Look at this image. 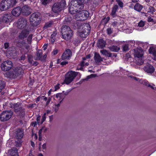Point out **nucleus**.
I'll list each match as a JSON object with an SVG mask.
<instances>
[{"instance_id":"1","label":"nucleus","mask_w":156,"mask_h":156,"mask_svg":"<svg viewBox=\"0 0 156 156\" xmlns=\"http://www.w3.org/2000/svg\"><path fill=\"white\" fill-rule=\"evenodd\" d=\"M83 4L77 0H73L71 5L69 8V12L71 14H74L79 10H82L83 8Z\"/></svg>"},{"instance_id":"2","label":"nucleus","mask_w":156,"mask_h":156,"mask_svg":"<svg viewBox=\"0 0 156 156\" xmlns=\"http://www.w3.org/2000/svg\"><path fill=\"white\" fill-rule=\"evenodd\" d=\"M61 34L63 38L67 41L69 40L73 35L72 30L70 27L66 25L62 26Z\"/></svg>"},{"instance_id":"3","label":"nucleus","mask_w":156,"mask_h":156,"mask_svg":"<svg viewBox=\"0 0 156 156\" xmlns=\"http://www.w3.org/2000/svg\"><path fill=\"white\" fill-rule=\"evenodd\" d=\"M17 3L16 0H3L1 3L0 9L5 10L15 5Z\"/></svg>"},{"instance_id":"4","label":"nucleus","mask_w":156,"mask_h":156,"mask_svg":"<svg viewBox=\"0 0 156 156\" xmlns=\"http://www.w3.org/2000/svg\"><path fill=\"white\" fill-rule=\"evenodd\" d=\"M134 51L133 55L135 59L139 60L137 62V64L139 65H142L144 63V61L142 59L144 54L143 50L140 48L134 49Z\"/></svg>"},{"instance_id":"5","label":"nucleus","mask_w":156,"mask_h":156,"mask_svg":"<svg viewBox=\"0 0 156 156\" xmlns=\"http://www.w3.org/2000/svg\"><path fill=\"white\" fill-rule=\"evenodd\" d=\"M40 13L38 12L33 13L30 16V21L31 24L33 26H37L40 23Z\"/></svg>"},{"instance_id":"6","label":"nucleus","mask_w":156,"mask_h":156,"mask_svg":"<svg viewBox=\"0 0 156 156\" xmlns=\"http://www.w3.org/2000/svg\"><path fill=\"white\" fill-rule=\"evenodd\" d=\"M78 75V72L72 70L69 71L66 74L64 82H63L62 84H63L64 83L67 84H69Z\"/></svg>"},{"instance_id":"7","label":"nucleus","mask_w":156,"mask_h":156,"mask_svg":"<svg viewBox=\"0 0 156 156\" xmlns=\"http://www.w3.org/2000/svg\"><path fill=\"white\" fill-rule=\"evenodd\" d=\"M21 66L16 67L12 72H8L7 73L8 77L11 78L15 79L19 75L22 74L23 72V69Z\"/></svg>"},{"instance_id":"8","label":"nucleus","mask_w":156,"mask_h":156,"mask_svg":"<svg viewBox=\"0 0 156 156\" xmlns=\"http://www.w3.org/2000/svg\"><path fill=\"white\" fill-rule=\"evenodd\" d=\"M66 2L65 0H62L60 2L55 3L52 8V10L55 13H58L64 8L66 7Z\"/></svg>"},{"instance_id":"9","label":"nucleus","mask_w":156,"mask_h":156,"mask_svg":"<svg viewBox=\"0 0 156 156\" xmlns=\"http://www.w3.org/2000/svg\"><path fill=\"white\" fill-rule=\"evenodd\" d=\"M91 28L90 25L86 23L83 25L82 30L78 33L79 35L82 38H86L89 34Z\"/></svg>"},{"instance_id":"10","label":"nucleus","mask_w":156,"mask_h":156,"mask_svg":"<svg viewBox=\"0 0 156 156\" xmlns=\"http://www.w3.org/2000/svg\"><path fill=\"white\" fill-rule=\"evenodd\" d=\"M11 108H13L14 111L16 113L19 112L22 115L25 114V109L22 108V104L20 102H17L14 104H10Z\"/></svg>"},{"instance_id":"11","label":"nucleus","mask_w":156,"mask_h":156,"mask_svg":"<svg viewBox=\"0 0 156 156\" xmlns=\"http://www.w3.org/2000/svg\"><path fill=\"white\" fill-rule=\"evenodd\" d=\"M79 10L75 16L77 20L83 21L86 19L88 16V12L86 10Z\"/></svg>"},{"instance_id":"12","label":"nucleus","mask_w":156,"mask_h":156,"mask_svg":"<svg viewBox=\"0 0 156 156\" xmlns=\"http://www.w3.org/2000/svg\"><path fill=\"white\" fill-rule=\"evenodd\" d=\"M13 112L11 110L3 111L0 116V120L2 122L8 121L13 115Z\"/></svg>"},{"instance_id":"13","label":"nucleus","mask_w":156,"mask_h":156,"mask_svg":"<svg viewBox=\"0 0 156 156\" xmlns=\"http://www.w3.org/2000/svg\"><path fill=\"white\" fill-rule=\"evenodd\" d=\"M12 62L9 60H7L4 62L1 65V68L2 70L6 71L9 70L13 66Z\"/></svg>"},{"instance_id":"14","label":"nucleus","mask_w":156,"mask_h":156,"mask_svg":"<svg viewBox=\"0 0 156 156\" xmlns=\"http://www.w3.org/2000/svg\"><path fill=\"white\" fill-rule=\"evenodd\" d=\"M27 24V21L25 19L21 18L18 20L17 26L19 29H23L26 27Z\"/></svg>"},{"instance_id":"15","label":"nucleus","mask_w":156,"mask_h":156,"mask_svg":"<svg viewBox=\"0 0 156 156\" xmlns=\"http://www.w3.org/2000/svg\"><path fill=\"white\" fill-rule=\"evenodd\" d=\"M42 51L40 50H38L36 52V56L37 57L35 58V60H39L41 61L45 60L47 56V55L45 54L42 56Z\"/></svg>"},{"instance_id":"16","label":"nucleus","mask_w":156,"mask_h":156,"mask_svg":"<svg viewBox=\"0 0 156 156\" xmlns=\"http://www.w3.org/2000/svg\"><path fill=\"white\" fill-rule=\"evenodd\" d=\"M72 55V53L71 50L69 49H67L63 54L62 56V60L69 59Z\"/></svg>"},{"instance_id":"17","label":"nucleus","mask_w":156,"mask_h":156,"mask_svg":"<svg viewBox=\"0 0 156 156\" xmlns=\"http://www.w3.org/2000/svg\"><path fill=\"white\" fill-rule=\"evenodd\" d=\"M16 44L17 46L20 48L24 47L27 50L29 48V46L26 44L25 41L24 40L20 41V40H19L16 42Z\"/></svg>"},{"instance_id":"18","label":"nucleus","mask_w":156,"mask_h":156,"mask_svg":"<svg viewBox=\"0 0 156 156\" xmlns=\"http://www.w3.org/2000/svg\"><path fill=\"white\" fill-rule=\"evenodd\" d=\"M144 69L147 73H152L154 72L155 70L154 67L150 64H148L145 66Z\"/></svg>"},{"instance_id":"19","label":"nucleus","mask_w":156,"mask_h":156,"mask_svg":"<svg viewBox=\"0 0 156 156\" xmlns=\"http://www.w3.org/2000/svg\"><path fill=\"white\" fill-rule=\"evenodd\" d=\"M69 92H67L65 93H58L55 96V97L59 100V103L63 101V100L65 97L66 95L68 94Z\"/></svg>"},{"instance_id":"20","label":"nucleus","mask_w":156,"mask_h":156,"mask_svg":"<svg viewBox=\"0 0 156 156\" xmlns=\"http://www.w3.org/2000/svg\"><path fill=\"white\" fill-rule=\"evenodd\" d=\"M30 9L29 6L25 5L21 9V12L23 15H29L30 13V11H29Z\"/></svg>"},{"instance_id":"21","label":"nucleus","mask_w":156,"mask_h":156,"mask_svg":"<svg viewBox=\"0 0 156 156\" xmlns=\"http://www.w3.org/2000/svg\"><path fill=\"white\" fill-rule=\"evenodd\" d=\"M21 13V8L20 7H17L14 8L12 11V15L15 16H18Z\"/></svg>"},{"instance_id":"22","label":"nucleus","mask_w":156,"mask_h":156,"mask_svg":"<svg viewBox=\"0 0 156 156\" xmlns=\"http://www.w3.org/2000/svg\"><path fill=\"white\" fill-rule=\"evenodd\" d=\"M11 17L10 14H6L3 15L2 17V22L4 23H8L11 19Z\"/></svg>"},{"instance_id":"23","label":"nucleus","mask_w":156,"mask_h":156,"mask_svg":"<svg viewBox=\"0 0 156 156\" xmlns=\"http://www.w3.org/2000/svg\"><path fill=\"white\" fill-rule=\"evenodd\" d=\"M94 58L95 62L96 63L100 62L103 61V58L101 57L98 53L97 52L94 53Z\"/></svg>"},{"instance_id":"24","label":"nucleus","mask_w":156,"mask_h":156,"mask_svg":"<svg viewBox=\"0 0 156 156\" xmlns=\"http://www.w3.org/2000/svg\"><path fill=\"white\" fill-rule=\"evenodd\" d=\"M15 136H23L24 135L23 130L21 129H18L14 133Z\"/></svg>"},{"instance_id":"25","label":"nucleus","mask_w":156,"mask_h":156,"mask_svg":"<svg viewBox=\"0 0 156 156\" xmlns=\"http://www.w3.org/2000/svg\"><path fill=\"white\" fill-rule=\"evenodd\" d=\"M148 51L150 54H152L154 56L153 59L156 60V51L153 47H151L148 50Z\"/></svg>"},{"instance_id":"26","label":"nucleus","mask_w":156,"mask_h":156,"mask_svg":"<svg viewBox=\"0 0 156 156\" xmlns=\"http://www.w3.org/2000/svg\"><path fill=\"white\" fill-rule=\"evenodd\" d=\"M105 42L103 39H100L98 41V46L99 48H102L105 47Z\"/></svg>"},{"instance_id":"27","label":"nucleus","mask_w":156,"mask_h":156,"mask_svg":"<svg viewBox=\"0 0 156 156\" xmlns=\"http://www.w3.org/2000/svg\"><path fill=\"white\" fill-rule=\"evenodd\" d=\"M100 52L103 55L108 57H111L112 53L109 52L108 51L105 49H103L100 51Z\"/></svg>"},{"instance_id":"28","label":"nucleus","mask_w":156,"mask_h":156,"mask_svg":"<svg viewBox=\"0 0 156 156\" xmlns=\"http://www.w3.org/2000/svg\"><path fill=\"white\" fill-rule=\"evenodd\" d=\"M143 6L139 3H136L134 7V9L138 12H140L143 9Z\"/></svg>"},{"instance_id":"29","label":"nucleus","mask_w":156,"mask_h":156,"mask_svg":"<svg viewBox=\"0 0 156 156\" xmlns=\"http://www.w3.org/2000/svg\"><path fill=\"white\" fill-rule=\"evenodd\" d=\"M108 48L112 51L114 52H118L120 50L119 47L117 46L112 45L108 47Z\"/></svg>"},{"instance_id":"30","label":"nucleus","mask_w":156,"mask_h":156,"mask_svg":"<svg viewBox=\"0 0 156 156\" xmlns=\"http://www.w3.org/2000/svg\"><path fill=\"white\" fill-rule=\"evenodd\" d=\"M28 35L27 32L25 31H23L20 34L19 36V38L21 39H24Z\"/></svg>"},{"instance_id":"31","label":"nucleus","mask_w":156,"mask_h":156,"mask_svg":"<svg viewBox=\"0 0 156 156\" xmlns=\"http://www.w3.org/2000/svg\"><path fill=\"white\" fill-rule=\"evenodd\" d=\"M118 8V6L116 5H114L112 8L111 12V15L113 17H114L115 15L116 12Z\"/></svg>"},{"instance_id":"32","label":"nucleus","mask_w":156,"mask_h":156,"mask_svg":"<svg viewBox=\"0 0 156 156\" xmlns=\"http://www.w3.org/2000/svg\"><path fill=\"white\" fill-rule=\"evenodd\" d=\"M57 34L56 32H53L52 34L51 35L50 41L52 43H53L55 40V36Z\"/></svg>"},{"instance_id":"33","label":"nucleus","mask_w":156,"mask_h":156,"mask_svg":"<svg viewBox=\"0 0 156 156\" xmlns=\"http://www.w3.org/2000/svg\"><path fill=\"white\" fill-rule=\"evenodd\" d=\"M58 103L57 104H55L53 106V110L55 112H56L58 110V108L60 106L61 103H59V100H58Z\"/></svg>"},{"instance_id":"34","label":"nucleus","mask_w":156,"mask_h":156,"mask_svg":"<svg viewBox=\"0 0 156 156\" xmlns=\"http://www.w3.org/2000/svg\"><path fill=\"white\" fill-rule=\"evenodd\" d=\"M13 51L12 48H9L8 49L6 52V55L7 56H9V55H11L13 54Z\"/></svg>"},{"instance_id":"35","label":"nucleus","mask_w":156,"mask_h":156,"mask_svg":"<svg viewBox=\"0 0 156 156\" xmlns=\"http://www.w3.org/2000/svg\"><path fill=\"white\" fill-rule=\"evenodd\" d=\"M144 84L147 87H150L153 90H156V87H154L150 85V84L149 83L147 82H145L144 83Z\"/></svg>"},{"instance_id":"36","label":"nucleus","mask_w":156,"mask_h":156,"mask_svg":"<svg viewBox=\"0 0 156 156\" xmlns=\"http://www.w3.org/2000/svg\"><path fill=\"white\" fill-rule=\"evenodd\" d=\"M122 50L124 51H126L129 50V47L127 44H125L122 46Z\"/></svg>"},{"instance_id":"37","label":"nucleus","mask_w":156,"mask_h":156,"mask_svg":"<svg viewBox=\"0 0 156 156\" xmlns=\"http://www.w3.org/2000/svg\"><path fill=\"white\" fill-rule=\"evenodd\" d=\"M41 2L43 5L45 6L49 3L50 1L49 0H41Z\"/></svg>"},{"instance_id":"38","label":"nucleus","mask_w":156,"mask_h":156,"mask_svg":"<svg viewBox=\"0 0 156 156\" xmlns=\"http://www.w3.org/2000/svg\"><path fill=\"white\" fill-rule=\"evenodd\" d=\"M116 1L117 2L119 5L120 6V7L122 8L123 7L124 4L122 2L120 1V0H116Z\"/></svg>"},{"instance_id":"39","label":"nucleus","mask_w":156,"mask_h":156,"mask_svg":"<svg viewBox=\"0 0 156 156\" xmlns=\"http://www.w3.org/2000/svg\"><path fill=\"white\" fill-rule=\"evenodd\" d=\"M21 1L22 2H25V4H27V5L30 4L32 2L31 0H21Z\"/></svg>"},{"instance_id":"40","label":"nucleus","mask_w":156,"mask_h":156,"mask_svg":"<svg viewBox=\"0 0 156 156\" xmlns=\"http://www.w3.org/2000/svg\"><path fill=\"white\" fill-rule=\"evenodd\" d=\"M95 77V76L94 74H92L89 76H87L86 78L83 80L82 81L84 80H87L89 79Z\"/></svg>"},{"instance_id":"41","label":"nucleus","mask_w":156,"mask_h":156,"mask_svg":"<svg viewBox=\"0 0 156 156\" xmlns=\"http://www.w3.org/2000/svg\"><path fill=\"white\" fill-rule=\"evenodd\" d=\"M155 11V9L153 7L150 6L149 7V11H148V12L151 13H153Z\"/></svg>"},{"instance_id":"42","label":"nucleus","mask_w":156,"mask_h":156,"mask_svg":"<svg viewBox=\"0 0 156 156\" xmlns=\"http://www.w3.org/2000/svg\"><path fill=\"white\" fill-rule=\"evenodd\" d=\"M5 86V83L4 81H0V90H1L4 88Z\"/></svg>"},{"instance_id":"43","label":"nucleus","mask_w":156,"mask_h":156,"mask_svg":"<svg viewBox=\"0 0 156 156\" xmlns=\"http://www.w3.org/2000/svg\"><path fill=\"white\" fill-rule=\"evenodd\" d=\"M28 59L29 62L32 64L33 62L34 61H33V57L31 55L29 56L28 57Z\"/></svg>"},{"instance_id":"44","label":"nucleus","mask_w":156,"mask_h":156,"mask_svg":"<svg viewBox=\"0 0 156 156\" xmlns=\"http://www.w3.org/2000/svg\"><path fill=\"white\" fill-rule=\"evenodd\" d=\"M52 25V23H46L44 26V28L46 29L50 27Z\"/></svg>"},{"instance_id":"45","label":"nucleus","mask_w":156,"mask_h":156,"mask_svg":"<svg viewBox=\"0 0 156 156\" xmlns=\"http://www.w3.org/2000/svg\"><path fill=\"white\" fill-rule=\"evenodd\" d=\"M144 25V22L142 20H141L138 23V26L140 27H142Z\"/></svg>"},{"instance_id":"46","label":"nucleus","mask_w":156,"mask_h":156,"mask_svg":"<svg viewBox=\"0 0 156 156\" xmlns=\"http://www.w3.org/2000/svg\"><path fill=\"white\" fill-rule=\"evenodd\" d=\"M44 97V96H40L39 97H38L36 99V102H38L40 101V100L41 99H43V98Z\"/></svg>"},{"instance_id":"47","label":"nucleus","mask_w":156,"mask_h":156,"mask_svg":"<svg viewBox=\"0 0 156 156\" xmlns=\"http://www.w3.org/2000/svg\"><path fill=\"white\" fill-rule=\"evenodd\" d=\"M46 113H44V115L42 116V118L41 120V124H42L45 121L46 119Z\"/></svg>"},{"instance_id":"48","label":"nucleus","mask_w":156,"mask_h":156,"mask_svg":"<svg viewBox=\"0 0 156 156\" xmlns=\"http://www.w3.org/2000/svg\"><path fill=\"white\" fill-rule=\"evenodd\" d=\"M33 35L32 34H30L28 37L27 41L29 42V43L30 42L32 38Z\"/></svg>"},{"instance_id":"49","label":"nucleus","mask_w":156,"mask_h":156,"mask_svg":"<svg viewBox=\"0 0 156 156\" xmlns=\"http://www.w3.org/2000/svg\"><path fill=\"white\" fill-rule=\"evenodd\" d=\"M38 124V122L36 121L33 122L31 123V126L34 127H35Z\"/></svg>"},{"instance_id":"50","label":"nucleus","mask_w":156,"mask_h":156,"mask_svg":"<svg viewBox=\"0 0 156 156\" xmlns=\"http://www.w3.org/2000/svg\"><path fill=\"white\" fill-rule=\"evenodd\" d=\"M10 151L11 152V153H12V154H13L12 155H11V156H18L17 151H14V154L13 153L14 152L13 151Z\"/></svg>"},{"instance_id":"51","label":"nucleus","mask_w":156,"mask_h":156,"mask_svg":"<svg viewBox=\"0 0 156 156\" xmlns=\"http://www.w3.org/2000/svg\"><path fill=\"white\" fill-rule=\"evenodd\" d=\"M107 32L108 34H110L112 32V30L110 28H108L107 30Z\"/></svg>"},{"instance_id":"52","label":"nucleus","mask_w":156,"mask_h":156,"mask_svg":"<svg viewBox=\"0 0 156 156\" xmlns=\"http://www.w3.org/2000/svg\"><path fill=\"white\" fill-rule=\"evenodd\" d=\"M60 84L58 83L55 86V91H56L60 88Z\"/></svg>"},{"instance_id":"53","label":"nucleus","mask_w":156,"mask_h":156,"mask_svg":"<svg viewBox=\"0 0 156 156\" xmlns=\"http://www.w3.org/2000/svg\"><path fill=\"white\" fill-rule=\"evenodd\" d=\"M36 105L35 104H30L29 105L28 107L30 108H32Z\"/></svg>"},{"instance_id":"54","label":"nucleus","mask_w":156,"mask_h":156,"mask_svg":"<svg viewBox=\"0 0 156 156\" xmlns=\"http://www.w3.org/2000/svg\"><path fill=\"white\" fill-rule=\"evenodd\" d=\"M17 140H18V141H16V142H17V144H16V146H20L22 142L20 140H19V139H17Z\"/></svg>"},{"instance_id":"55","label":"nucleus","mask_w":156,"mask_h":156,"mask_svg":"<svg viewBox=\"0 0 156 156\" xmlns=\"http://www.w3.org/2000/svg\"><path fill=\"white\" fill-rule=\"evenodd\" d=\"M89 1V0H79V1L81 2V3H87Z\"/></svg>"},{"instance_id":"56","label":"nucleus","mask_w":156,"mask_h":156,"mask_svg":"<svg viewBox=\"0 0 156 156\" xmlns=\"http://www.w3.org/2000/svg\"><path fill=\"white\" fill-rule=\"evenodd\" d=\"M68 63V62L65 61L61 62L60 63L61 65L64 66L66 65V64Z\"/></svg>"},{"instance_id":"57","label":"nucleus","mask_w":156,"mask_h":156,"mask_svg":"<svg viewBox=\"0 0 156 156\" xmlns=\"http://www.w3.org/2000/svg\"><path fill=\"white\" fill-rule=\"evenodd\" d=\"M25 55L24 54L23 55L20 57V60H24L25 59Z\"/></svg>"},{"instance_id":"58","label":"nucleus","mask_w":156,"mask_h":156,"mask_svg":"<svg viewBox=\"0 0 156 156\" xmlns=\"http://www.w3.org/2000/svg\"><path fill=\"white\" fill-rule=\"evenodd\" d=\"M85 62L84 61H82L80 64V66L81 67L84 66H85Z\"/></svg>"},{"instance_id":"59","label":"nucleus","mask_w":156,"mask_h":156,"mask_svg":"<svg viewBox=\"0 0 156 156\" xmlns=\"http://www.w3.org/2000/svg\"><path fill=\"white\" fill-rule=\"evenodd\" d=\"M47 100H48V101H47L46 102V105H48L49 104L50 102V101H51V98L50 97H49V98H48V99H47Z\"/></svg>"},{"instance_id":"60","label":"nucleus","mask_w":156,"mask_h":156,"mask_svg":"<svg viewBox=\"0 0 156 156\" xmlns=\"http://www.w3.org/2000/svg\"><path fill=\"white\" fill-rule=\"evenodd\" d=\"M58 51L57 50V49L54 50H53V51L52 52V53L53 55H55L57 54V53H58Z\"/></svg>"},{"instance_id":"61","label":"nucleus","mask_w":156,"mask_h":156,"mask_svg":"<svg viewBox=\"0 0 156 156\" xmlns=\"http://www.w3.org/2000/svg\"><path fill=\"white\" fill-rule=\"evenodd\" d=\"M32 64L33 66H36L38 64V62L37 61H33Z\"/></svg>"},{"instance_id":"62","label":"nucleus","mask_w":156,"mask_h":156,"mask_svg":"<svg viewBox=\"0 0 156 156\" xmlns=\"http://www.w3.org/2000/svg\"><path fill=\"white\" fill-rule=\"evenodd\" d=\"M148 21L150 22H152L153 21V20L151 17H149L148 18Z\"/></svg>"},{"instance_id":"63","label":"nucleus","mask_w":156,"mask_h":156,"mask_svg":"<svg viewBox=\"0 0 156 156\" xmlns=\"http://www.w3.org/2000/svg\"><path fill=\"white\" fill-rule=\"evenodd\" d=\"M41 119V116L39 115L37 117V122H38V123H39V122L40 121Z\"/></svg>"},{"instance_id":"64","label":"nucleus","mask_w":156,"mask_h":156,"mask_svg":"<svg viewBox=\"0 0 156 156\" xmlns=\"http://www.w3.org/2000/svg\"><path fill=\"white\" fill-rule=\"evenodd\" d=\"M9 44L8 43H5L4 44V47L5 49L8 48L9 47Z\"/></svg>"}]
</instances>
